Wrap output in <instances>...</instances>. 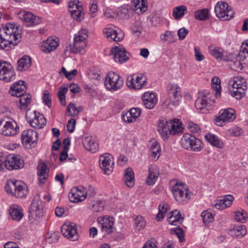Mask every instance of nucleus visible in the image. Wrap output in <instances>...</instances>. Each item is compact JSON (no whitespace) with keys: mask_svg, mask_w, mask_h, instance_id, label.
Masks as SVG:
<instances>
[{"mask_svg":"<svg viewBox=\"0 0 248 248\" xmlns=\"http://www.w3.org/2000/svg\"><path fill=\"white\" fill-rule=\"evenodd\" d=\"M17 27L15 24L6 23L0 29V49L8 50L11 45L15 46L20 41L21 35L16 33Z\"/></svg>","mask_w":248,"mask_h":248,"instance_id":"nucleus-1","label":"nucleus"},{"mask_svg":"<svg viewBox=\"0 0 248 248\" xmlns=\"http://www.w3.org/2000/svg\"><path fill=\"white\" fill-rule=\"evenodd\" d=\"M182 124L178 119L167 121L162 119L158 121L157 130L164 140L169 138V135H175L182 131Z\"/></svg>","mask_w":248,"mask_h":248,"instance_id":"nucleus-2","label":"nucleus"},{"mask_svg":"<svg viewBox=\"0 0 248 248\" xmlns=\"http://www.w3.org/2000/svg\"><path fill=\"white\" fill-rule=\"evenodd\" d=\"M5 189L7 193L19 198L25 197L28 192L27 187L24 184L10 180L7 181Z\"/></svg>","mask_w":248,"mask_h":248,"instance_id":"nucleus-3","label":"nucleus"},{"mask_svg":"<svg viewBox=\"0 0 248 248\" xmlns=\"http://www.w3.org/2000/svg\"><path fill=\"white\" fill-rule=\"evenodd\" d=\"M215 103V100L211 98L208 93H201L195 101V106L201 112L206 113L212 109Z\"/></svg>","mask_w":248,"mask_h":248,"instance_id":"nucleus-4","label":"nucleus"},{"mask_svg":"<svg viewBox=\"0 0 248 248\" xmlns=\"http://www.w3.org/2000/svg\"><path fill=\"white\" fill-rule=\"evenodd\" d=\"M216 16L221 20H230L233 17L234 12L228 4L225 2L219 1L217 3L215 7Z\"/></svg>","mask_w":248,"mask_h":248,"instance_id":"nucleus-5","label":"nucleus"},{"mask_svg":"<svg viewBox=\"0 0 248 248\" xmlns=\"http://www.w3.org/2000/svg\"><path fill=\"white\" fill-rule=\"evenodd\" d=\"M171 191L175 200L179 203L187 202L190 199L187 188L183 183H176L172 187Z\"/></svg>","mask_w":248,"mask_h":248,"instance_id":"nucleus-6","label":"nucleus"},{"mask_svg":"<svg viewBox=\"0 0 248 248\" xmlns=\"http://www.w3.org/2000/svg\"><path fill=\"white\" fill-rule=\"evenodd\" d=\"M123 85V79L118 74L110 72L105 78V86L109 91H114L121 88Z\"/></svg>","mask_w":248,"mask_h":248,"instance_id":"nucleus-7","label":"nucleus"},{"mask_svg":"<svg viewBox=\"0 0 248 248\" xmlns=\"http://www.w3.org/2000/svg\"><path fill=\"white\" fill-rule=\"evenodd\" d=\"M201 141L190 134H185L181 139L182 147L186 150L198 152L201 149Z\"/></svg>","mask_w":248,"mask_h":248,"instance_id":"nucleus-8","label":"nucleus"},{"mask_svg":"<svg viewBox=\"0 0 248 248\" xmlns=\"http://www.w3.org/2000/svg\"><path fill=\"white\" fill-rule=\"evenodd\" d=\"M18 126L13 120L7 118L0 119V134L6 136H12L17 133Z\"/></svg>","mask_w":248,"mask_h":248,"instance_id":"nucleus-9","label":"nucleus"},{"mask_svg":"<svg viewBox=\"0 0 248 248\" xmlns=\"http://www.w3.org/2000/svg\"><path fill=\"white\" fill-rule=\"evenodd\" d=\"M16 74L12 65L7 62H0V80L10 82L15 79Z\"/></svg>","mask_w":248,"mask_h":248,"instance_id":"nucleus-10","label":"nucleus"},{"mask_svg":"<svg viewBox=\"0 0 248 248\" xmlns=\"http://www.w3.org/2000/svg\"><path fill=\"white\" fill-rule=\"evenodd\" d=\"M170 104L178 106L182 98L181 88L176 84L170 83L168 85Z\"/></svg>","mask_w":248,"mask_h":248,"instance_id":"nucleus-11","label":"nucleus"},{"mask_svg":"<svg viewBox=\"0 0 248 248\" xmlns=\"http://www.w3.org/2000/svg\"><path fill=\"white\" fill-rule=\"evenodd\" d=\"M235 112L234 109L232 108H228L220 111L219 116L215 120L216 124L222 126L226 122H231L234 121L236 118Z\"/></svg>","mask_w":248,"mask_h":248,"instance_id":"nucleus-12","label":"nucleus"},{"mask_svg":"<svg viewBox=\"0 0 248 248\" xmlns=\"http://www.w3.org/2000/svg\"><path fill=\"white\" fill-rule=\"evenodd\" d=\"M24 166V160L19 155H10L5 158V166L9 170L20 169Z\"/></svg>","mask_w":248,"mask_h":248,"instance_id":"nucleus-13","label":"nucleus"},{"mask_svg":"<svg viewBox=\"0 0 248 248\" xmlns=\"http://www.w3.org/2000/svg\"><path fill=\"white\" fill-rule=\"evenodd\" d=\"M69 11L71 16L78 21H80L83 18V8L78 0H71L69 2Z\"/></svg>","mask_w":248,"mask_h":248,"instance_id":"nucleus-14","label":"nucleus"},{"mask_svg":"<svg viewBox=\"0 0 248 248\" xmlns=\"http://www.w3.org/2000/svg\"><path fill=\"white\" fill-rule=\"evenodd\" d=\"M38 139V133L32 129H28L24 131L21 135L22 144L29 147L32 144L36 143Z\"/></svg>","mask_w":248,"mask_h":248,"instance_id":"nucleus-15","label":"nucleus"},{"mask_svg":"<svg viewBox=\"0 0 248 248\" xmlns=\"http://www.w3.org/2000/svg\"><path fill=\"white\" fill-rule=\"evenodd\" d=\"M112 158L111 155L108 153L101 155L99 157L100 166L104 173L108 175L110 174L113 171V162Z\"/></svg>","mask_w":248,"mask_h":248,"instance_id":"nucleus-16","label":"nucleus"},{"mask_svg":"<svg viewBox=\"0 0 248 248\" xmlns=\"http://www.w3.org/2000/svg\"><path fill=\"white\" fill-rule=\"evenodd\" d=\"M87 196V192L84 188L79 186L74 187L71 190L69 198L71 202H79L83 201Z\"/></svg>","mask_w":248,"mask_h":248,"instance_id":"nucleus-17","label":"nucleus"},{"mask_svg":"<svg viewBox=\"0 0 248 248\" xmlns=\"http://www.w3.org/2000/svg\"><path fill=\"white\" fill-rule=\"evenodd\" d=\"M146 78L142 75L138 76L135 80L133 76H129L127 78V85L128 87L136 90H140L146 85Z\"/></svg>","mask_w":248,"mask_h":248,"instance_id":"nucleus-18","label":"nucleus"},{"mask_svg":"<svg viewBox=\"0 0 248 248\" xmlns=\"http://www.w3.org/2000/svg\"><path fill=\"white\" fill-rule=\"evenodd\" d=\"M61 232L63 236L70 240L75 241L78 239L76 226L73 223L63 224L61 228Z\"/></svg>","mask_w":248,"mask_h":248,"instance_id":"nucleus-19","label":"nucleus"},{"mask_svg":"<svg viewBox=\"0 0 248 248\" xmlns=\"http://www.w3.org/2000/svg\"><path fill=\"white\" fill-rule=\"evenodd\" d=\"M19 16L27 26H34L40 24L41 22L40 17L34 16L31 12H20Z\"/></svg>","mask_w":248,"mask_h":248,"instance_id":"nucleus-20","label":"nucleus"},{"mask_svg":"<svg viewBox=\"0 0 248 248\" xmlns=\"http://www.w3.org/2000/svg\"><path fill=\"white\" fill-rule=\"evenodd\" d=\"M98 222L101 227L102 231L109 234L113 232L114 218L109 216L100 217Z\"/></svg>","mask_w":248,"mask_h":248,"instance_id":"nucleus-21","label":"nucleus"},{"mask_svg":"<svg viewBox=\"0 0 248 248\" xmlns=\"http://www.w3.org/2000/svg\"><path fill=\"white\" fill-rule=\"evenodd\" d=\"M111 52L113 54V59L117 62L123 63L128 59L126 55V51L123 46H116L112 48Z\"/></svg>","mask_w":248,"mask_h":248,"instance_id":"nucleus-22","label":"nucleus"},{"mask_svg":"<svg viewBox=\"0 0 248 248\" xmlns=\"http://www.w3.org/2000/svg\"><path fill=\"white\" fill-rule=\"evenodd\" d=\"M29 213L32 216H35L38 218L43 216L42 202L38 198H34L31 205Z\"/></svg>","mask_w":248,"mask_h":248,"instance_id":"nucleus-23","label":"nucleus"},{"mask_svg":"<svg viewBox=\"0 0 248 248\" xmlns=\"http://www.w3.org/2000/svg\"><path fill=\"white\" fill-rule=\"evenodd\" d=\"M33 118L29 120L30 125L36 128L40 129L44 127L46 123V121L44 116L39 113L33 111Z\"/></svg>","mask_w":248,"mask_h":248,"instance_id":"nucleus-24","label":"nucleus"},{"mask_svg":"<svg viewBox=\"0 0 248 248\" xmlns=\"http://www.w3.org/2000/svg\"><path fill=\"white\" fill-rule=\"evenodd\" d=\"M142 99L144 106L148 109L153 108L157 102L155 94L151 92L145 93L142 96Z\"/></svg>","mask_w":248,"mask_h":248,"instance_id":"nucleus-25","label":"nucleus"},{"mask_svg":"<svg viewBox=\"0 0 248 248\" xmlns=\"http://www.w3.org/2000/svg\"><path fill=\"white\" fill-rule=\"evenodd\" d=\"M141 114V110L139 108H132L129 111L124 113L122 119L124 121L127 123L135 122Z\"/></svg>","mask_w":248,"mask_h":248,"instance_id":"nucleus-26","label":"nucleus"},{"mask_svg":"<svg viewBox=\"0 0 248 248\" xmlns=\"http://www.w3.org/2000/svg\"><path fill=\"white\" fill-rule=\"evenodd\" d=\"M83 145L87 150L92 153H95L99 149L98 143L92 136L85 137L83 140Z\"/></svg>","mask_w":248,"mask_h":248,"instance_id":"nucleus-27","label":"nucleus"},{"mask_svg":"<svg viewBox=\"0 0 248 248\" xmlns=\"http://www.w3.org/2000/svg\"><path fill=\"white\" fill-rule=\"evenodd\" d=\"M49 171V170L46 164L43 162H39L37 167V175L41 184H44L45 181L47 179Z\"/></svg>","mask_w":248,"mask_h":248,"instance_id":"nucleus-28","label":"nucleus"},{"mask_svg":"<svg viewBox=\"0 0 248 248\" xmlns=\"http://www.w3.org/2000/svg\"><path fill=\"white\" fill-rule=\"evenodd\" d=\"M58 45L59 39L58 38L49 37L44 42L41 46L44 51L50 52L55 50Z\"/></svg>","mask_w":248,"mask_h":248,"instance_id":"nucleus-29","label":"nucleus"},{"mask_svg":"<svg viewBox=\"0 0 248 248\" xmlns=\"http://www.w3.org/2000/svg\"><path fill=\"white\" fill-rule=\"evenodd\" d=\"M9 214L13 220L19 221L23 216L22 208L17 204H12L9 209Z\"/></svg>","mask_w":248,"mask_h":248,"instance_id":"nucleus-30","label":"nucleus"},{"mask_svg":"<svg viewBox=\"0 0 248 248\" xmlns=\"http://www.w3.org/2000/svg\"><path fill=\"white\" fill-rule=\"evenodd\" d=\"M158 171L155 166L151 165L149 167V174L146 183L148 185H154L158 176Z\"/></svg>","mask_w":248,"mask_h":248,"instance_id":"nucleus-31","label":"nucleus"},{"mask_svg":"<svg viewBox=\"0 0 248 248\" xmlns=\"http://www.w3.org/2000/svg\"><path fill=\"white\" fill-rule=\"evenodd\" d=\"M246 87L247 89V84L246 80L241 77H235L233 79L230 80L229 83V86L232 88H236L237 90L242 89V86Z\"/></svg>","mask_w":248,"mask_h":248,"instance_id":"nucleus-32","label":"nucleus"},{"mask_svg":"<svg viewBox=\"0 0 248 248\" xmlns=\"http://www.w3.org/2000/svg\"><path fill=\"white\" fill-rule=\"evenodd\" d=\"M17 69L18 71H25L31 65V58L28 56H24L17 62Z\"/></svg>","mask_w":248,"mask_h":248,"instance_id":"nucleus-33","label":"nucleus"},{"mask_svg":"<svg viewBox=\"0 0 248 248\" xmlns=\"http://www.w3.org/2000/svg\"><path fill=\"white\" fill-rule=\"evenodd\" d=\"M124 179L127 186L131 187L134 185V173L131 168L129 167L125 170Z\"/></svg>","mask_w":248,"mask_h":248,"instance_id":"nucleus-34","label":"nucleus"},{"mask_svg":"<svg viewBox=\"0 0 248 248\" xmlns=\"http://www.w3.org/2000/svg\"><path fill=\"white\" fill-rule=\"evenodd\" d=\"M233 197L231 195H228L223 199L217 201L215 204V207L219 210H221L230 206L232 204Z\"/></svg>","mask_w":248,"mask_h":248,"instance_id":"nucleus-35","label":"nucleus"},{"mask_svg":"<svg viewBox=\"0 0 248 248\" xmlns=\"http://www.w3.org/2000/svg\"><path fill=\"white\" fill-rule=\"evenodd\" d=\"M21 82L22 84L25 83L23 81H19L18 82V84L15 85L13 84L10 88V90L9 92L10 94H11L12 96H16V97L21 96V94H25V90L26 89V87L24 85L22 86L20 84V83Z\"/></svg>","mask_w":248,"mask_h":248,"instance_id":"nucleus-36","label":"nucleus"},{"mask_svg":"<svg viewBox=\"0 0 248 248\" xmlns=\"http://www.w3.org/2000/svg\"><path fill=\"white\" fill-rule=\"evenodd\" d=\"M17 96L19 107L21 110H25L31 103V96L30 94H21Z\"/></svg>","mask_w":248,"mask_h":248,"instance_id":"nucleus-37","label":"nucleus"},{"mask_svg":"<svg viewBox=\"0 0 248 248\" xmlns=\"http://www.w3.org/2000/svg\"><path fill=\"white\" fill-rule=\"evenodd\" d=\"M210 54L217 59H220L224 61L229 62L232 60L228 58V55L226 52H223L220 48H215L210 50Z\"/></svg>","mask_w":248,"mask_h":248,"instance_id":"nucleus-38","label":"nucleus"},{"mask_svg":"<svg viewBox=\"0 0 248 248\" xmlns=\"http://www.w3.org/2000/svg\"><path fill=\"white\" fill-rule=\"evenodd\" d=\"M232 235L237 238H242L247 234V228L245 225H240L235 226L230 230Z\"/></svg>","mask_w":248,"mask_h":248,"instance_id":"nucleus-39","label":"nucleus"},{"mask_svg":"<svg viewBox=\"0 0 248 248\" xmlns=\"http://www.w3.org/2000/svg\"><path fill=\"white\" fill-rule=\"evenodd\" d=\"M103 32L106 35L107 38L110 40L119 42L122 40L121 38L118 37L117 32L111 28L104 29Z\"/></svg>","mask_w":248,"mask_h":248,"instance_id":"nucleus-40","label":"nucleus"},{"mask_svg":"<svg viewBox=\"0 0 248 248\" xmlns=\"http://www.w3.org/2000/svg\"><path fill=\"white\" fill-rule=\"evenodd\" d=\"M170 209L169 205L165 202H161L158 207V213L156 217V219L158 221H161L164 217L167 212Z\"/></svg>","mask_w":248,"mask_h":248,"instance_id":"nucleus-41","label":"nucleus"},{"mask_svg":"<svg viewBox=\"0 0 248 248\" xmlns=\"http://www.w3.org/2000/svg\"><path fill=\"white\" fill-rule=\"evenodd\" d=\"M183 219L180 212L174 210L170 213V215L168 218L169 223L171 225H176V223L179 222Z\"/></svg>","mask_w":248,"mask_h":248,"instance_id":"nucleus-42","label":"nucleus"},{"mask_svg":"<svg viewBox=\"0 0 248 248\" xmlns=\"http://www.w3.org/2000/svg\"><path fill=\"white\" fill-rule=\"evenodd\" d=\"M242 87V89L238 90H237L236 88H232H232L229 87V93L232 97H235L237 100H240L245 95L246 91L245 85Z\"/></svg>","mask_w":248,"mask_h":248,"instance_id":"nucleus-43","label":"nucleus"},{"mask_svg":"<svg viewBox=\"0 0 248 248\" xmlns=\"http://www.w3.org/2000/svg\"><path fill=\"white\" fill-rule=\"evenodd\" d=\"M187 8L185 5H180L174 8L173 16L175 19H179L187 13Z\"/></svg>","mask_w":248,"mask_h":248,"instance_id":"nucleus-44","label":"nucleus"},{"mask_svg":"<svg viewBox=\"0 0 248 248\" xmlns=\"http://www.w3.org/2000/svg\"><path fill=\"white\" fill-rule=\"evenodd\" d=\"M194 17L196 19L200 21H205L209 18V11L208 9H202L195 12Z\"/></svg>","mask_w":248,"mask_h":248,"instance_id":"nucleus-45","label":"nucleus"},{"mask_svg":"<svg viewBox=\"0 0 248 248\" xmlns=\"http://www.w3.org/2000/svg\"><path fill=\"white\" fill-rule=\"evenodd\" d=\"M150 151L153 159L157 160L159 157L160 155V147L157 141H155L152 142L150 146Z\"/></svg>","mask_w":248,"mask_h":248,"instance_id":"nucleus-46","label":"nucleus"},{"mask_svg":"<svg viewBox=\"0 0 248 248\" xmlns=\"http://www.w3.org/2000/svg\"><path fill=\"white\" fill-rule=\"evenodd\" d=\"M206 140L212 145L218 148H221L222 143L218 138L215 135L207 134L205 136Z\"/></svg>","mask_w":248,"mask_h":248,"instance_id":"nucleus-47","label":"nucleus"},{"mask_svg":"<svg viewBox=\"0 0 248 248\" xmlns=\"http://www.w3.org/2000/svg\"><path fill=\"white\" fill-rule=\"evenodd\" d=\"M81 110L80 107L77 108L74 103H70L67 108V115L73 117L78 115Z\"/></svg>","mask_w":248,"mask_h":248,"instance_id":"nucleus-48","label":"nucleus"},{"mask_svg":"<svg viewBox=\"0 0 248 248\" xmlns=\"http://www.w3.org/2000/svg\"><path fill=\"white\" fill-rule=\"evenodd\" d=\"M212 88L216 91V96L217 98L220 97L221 95V86L220 80L219 78L214 77L212 79Z\"/></svg>","mask_w":248,"mask_h":248,"instance_id":"nucleus-49","label":"nucleus"},{"mask_svg":"<svg viewBox=\"0 0 248 248\" xmlns=\"http://www.w3.org/2000/svg\"><path fill=\"white\" fill-rule=\"evenodd\" d=\"M146 225L144 218L140 216H137L135 219V227L138 231L143 229Z\"/></svg>","mask_w":248,"mask_h":248,"instance_id":"nucleus-50","label":"nucleus"},{"mask_svg":"<svg viewBox=\"0 0 248 248\" xmlns=\"http://www.w3.org/2000/svg\"><path fill=\"white\" fill-rule=\"evenodd\" d=\"M135 8L140 9L141 12H144L147 10V2L146 0H132Z\"/></svg>","mask_w":248,"mask_h":248,"instance_id":"nucleus-51","label":"nucleus"},{"mask_svg":"<svg viewBox=\"0 0 248 248\" xmlns=\"http://www.w3.org/2000/svg\"><path fill=\"white\" fill-rule=\"evenodd\" d=\"M68 91V88L63 86H61L57 93V95L62 105L64 106L66 104L65 96V94Z\"/></svg>","mask_w":248,"mask_h":248,"instance_id":"nucleus-52","label":"nucleus"},{"mask_svg":"<svg viewBox=\"0 0 248 248\" xmlns=\"http://www.w3.org/2000/svg\"><path fill=\"white\" fill-rule=\"evenodd\" d=\"M201 217L202 218L203 223L206 226H207L209 223L213 222L214 220L213 214L207 211H204L202 212Z\"/></svg>","mask_w":248,"mask_h":248,"instance_id":"nucleus-53","label":"nucleus"},{"mask_svg":"<svg viewBox=\"0 0 248 248\" xmlns=\"http://www.w3.org/2000/svg\"><path fill=\"white\" fill-rule=\"evenodd\" d=\"M228 58H230V59H232V61H231L232 63H231L230 65L231 66V68L235 71H237L239 70H242L243 68L242 64L241 63L239 60H236L235 58L234 60L233 59V57L232 54H229Z\"/></svg>","mask_w":248,"mask_h":248,"instance_id":"nucleus-54","label":"nucleus"},{"mask_svg":"<svg viewBox=\"0 0 248 248\" xmlns=\"http://www.w3.org/2000/svg\"><path fill=\"white\" fill-rule=\"evenodd\" d=\"M246 54L248 55V40H246L242 43L238 55L239 59L242 60L245 59L246 56L245 54Z\"/></svg>","mask_w":248,"mask_h":248,"instance_id":"nucleus-55","label":"nucleus"},{"mask_svg":"<svg viewBox=\"0 0 248 248\" xmlns=\"http://www.w3.org/2000/svg\"><path fill=\"white\" fill-rule=\"evenodd\" d=\"M247 213L244 210L235 212L234 215L235 219L238 221L244 223L247 218Z\"/></svg>","mask_w":248,"mask_h":248,"instance_id":"nucleus-56","label":"nucleus"},{"mask_svg":"<svg viewBox=\"0 0 248 248\" xmlns=\"http://www.w3.org/2000/svg\"><path fill=\"white\" fill-rule=\"evenodd\" d=\"M74 43L77 51L80 52L86 46V42L84 41H81L79 38L75 37Z\"/></svg>","mask_w":248,"mask_h":248,"instance_id":"nucleus-57","label":"nucleus"},{"mask_svg":"<svg viewBox=\"0 0 248 248\" xmlns=\"http://www.w3.org/2000/svg\"><path fill=\"white\" fill-rule=\"evenodd\" d=\"M242 132V129L238 127H232L228 129L226 134L229 136L237 137L240 136Z\"/></svg>","mask_w":248,"mask_h":248,"instance_id":"nucleus-58","label":"nucleus"},{"mask_svg":"<svg viewBox=\"0 0 248 248\" xmlns=\"http://www.w3.org/2000/svg\"><path fill=\"white\" fill-rule=\"evenodd\" d=\"M173 232L177 236L180 242H183L185 241L184 231L181 228L177 227L175 229H171V232Z\"/></svg>","mask_w":248,"mask_h":248,"instance_id":"nucleus-59","label":"nucleus"},{"mask_svg":"<svg viewBox=\"0 0 248 248\" xmlns=\"http://www.w3.org/2000/svg\"><path fill=\"white\" fill-rule=\"evenodd\" d=\"M104 209V204L102 201H96L93 204L92 210L93 212H99L103 211Z\"/></svg>","mask_w":248,"mask_h":248,"instance_id":"nucleus-60","label":"nucleus"},{"mask_svg":"<svg viewBox=\"0 0 248 248\" xmlns=\"http://www.w3.org/2000/svg\"><path fill=\"white\" fill-rule=\"evenodd\" d=\"M76 37L79 38L81 41H85V40L88 37V31L86 29H82L78 32V35Z\"/></svg>","mask_w":248,"mask_h":248,"instance_id":"nucleus-61","label":"nucleus"},{"mask_svg":"<svg viewBox=\"0 0 248 248\" xmlns=\"http://www.w3.org/2000/svg\"><path fill=\"white\" fill-rule=\"evenodd\" d=\"M43 99L44 104L50 108L51 105V99L50 94L48 93L47 91H46L44 92Z\"/></svg>","mask_w":248,"mask_h":248,"instance_id":"nucleus-62","label":"nucleus"},{"mask_svg":"<svg viewBox=\"0 0 248 248\" xmlns=\"http://www.w3.org/2000/svg\"><path fill=\"white\" fill-rule=\"evenodd\" d=\"M194 52L196 61L200 62L204 60V56L201 53L199 46L195 47Z\"/></svg>","mask_w":248,"mask_h":248,"instance_id":"nucleus-63","label":"nucleus"},{"mask_svg":"<svg viewBox=\"0 0 248 248\" xmlns=\"http://www.w3.org/2000/svg\"><path fill=\"white\" fill-rule=\"evenodd\" d=\"M76 124V121L75 119H71L69 120L67 124V130L70 133L74 132Z\"/></svg>","mask_w":248,"mask_h":248,"instance_id":"nucleus-64","label":"nucleus"}]
</instances>
